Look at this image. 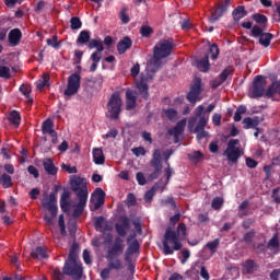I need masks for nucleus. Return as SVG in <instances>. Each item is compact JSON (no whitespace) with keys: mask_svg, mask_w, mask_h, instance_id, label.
<instances>
[{"mask_svg":"<svg viewBox=\"0 0 280 280\" xmlns=\"http://www.w3.org/2000/svg\"><path fill=\"white\" fill-rule=\"evenodd\" d=\"M224 205V199L222 197H215L212 202H211V207L212 209H214L215 211H218L219 209H222V206Z\"/></svg>","mask_w":280,"mask_h":280,"instance_id":"obj_52","label":"nucleus"},{"mask_svg":"<svg viewBox=\"0 0 280 280\" xmlns=\"http://www.w3.org/2000/svg\"><path fill=\"white\" fill-rule=\"evenodd\" d=\"M233 73V69L231 68H225L218 78L213 79L210 81L211 88L212 89H218V86H222L226 80H229V77Z\"/></svg>","mask_w":280,"mask_h":280,"instance_id":"obj_18","label":"nucleus"},{"mask_svg":"<svg viewBox=\"0 0 280 280\" xmlns=\"http://www.w3.org/2000/svg\"><path fill=\"white\" fill-rule=\"evenodd\" d=\"M60 209L63 213L71 211V191L65 189L60 197Z\"/></svg>","mask_w":280,"mask_h":280,"instance_id":"obj_20","label":"nucleus"},{"mask_svg":"<svg viewBox=\"0 0 280 280\" xmlns=\"http://www.w3.org/2000/svg\"><path fill=\"white\" fill-rule=\"evenodd\" d=\"M136 180H137L138 185H141V186H143L148 183V180L145 179V175H143V173H141V172H138L136 174Z\"/></svg>","mask_w":280,"mask_h":280,"instance_id":"obj_57","label":"nucleus"},{"mask_svg":"<svg viewBox=\"0 0 280 280\" xmlns=\"http://www.w3.org/2000/svg\"><path fill=\"white\" fill-rule=\"evenodd\" d=\"M280 188H273L272 189V195L271 198L273 199V201L276 202V205H280V195H279Z\"/></svg>","mask_w":280,"mask_h":280,"instance_id":"obj_62","label":"nucleus"},{"mask_svg":"<svg viewBox=\"0 0 280 280\" xmlns=\"http://www.w3.org/2000/svg\"><path fill=\"white\" fill-rule=\"evenodd\" d=\"M31 256L33 259H47L49 257L47 254V247L45 246H37L32 250Z\"/></svg>","mask_w":280,"mask_h":280,"instance_id":"obj_29","label":"nucleus"},{"mask_svg":"<svg viewBox=\"0 0 280 280\" xmlns=\"http://www.w3.org/2000/svg\"><path fill=\"white\" fill-rule=\"evenodd\" d=\"M128 229H130V219L122 217L120 223L115 224L116 233L119 235L116 237H119L120 240L121 237H126Z\"/></svg>","mask_w":280,"mask_h":280,"instance_id":"obj_19","label":"nucleus"},{"mask_svg":"<svg viewBox=\"0 0 280 280\" xmlns=\"http://www.w3.org/2000/svg\"><path fill=\"white\" fill-rule=\"evenodd\" d=\"M245 163L249 167V170H255V167H257V165H259V162H257L253 158H246Z\"/></svg>","mask_w":280,"mask_h":280,"instance_id":"obj_58","label":"nucleus"},{"mask_svg":"<svg viewBox=\"0 0 280 280\" xmlns=\"http://www.w3.org/2000/svg\"><path fill=\"white\" fill-rule=\"evenodd\" d=\"M91 60L93 62L100 63V60H102V51L96 50L91 55Z\"/></svg>","mask_w":280,"mask_h":280,"instance_id":"obj_64","label":"nucleus"},{"mask_svg":"<svg viewBox=\"0 0 280 280\" xmlns=\"http://www.w3.org/2000/svg\"><path fill=\"white\" fill-rule=\"evenodd\" d=\"M220 150V145H218V141H212L209 143V151L211 154H218Z\"/></svg>","mask_w":280,"mask_h":280,"instance_id":"obj_60","label":"nucleus"},{"mask_svg":"<svg viewBox=\"0 0 280 280\" xmlns=\"http://www.w3.org/2000/svg\"><path fill=\"white\" fill-rule=\"evenodd\" d=\"M206 246L211 250V253H214L218 249V246H220V238H215L214 241L207 243Z\"/></svg>","mask_w":280,"mask_h":280,"instance_id":"obj_55","label":"nucleus"},{"mask_svg":"<svg viewBox=\"0 0 280 280\" xmlns=\"http://www.w3.org/2000/svg\"><path fill=\"white\" fill-rule=\"evenodd\" d=\"M172 49H174V39H162L153 47V56L150 59V65L154 69H161L163 67V59L172 56Z\"/></svg>","mask_w":280,"mask_h":280,"instance_id":"obj_5","label":"nucleus"},{"mask_svg":"<svg viewBox=\"0 0 280 280\" xmlns=\"http://www.w3.org/2000/svg\"><path fill=\"white\" fill-rule=\"evenodd\" d=\"M137 108V96L132 90L126 91V110H135Z\"/></svg>","mask_w":280,"mask_h":280,"instance_id":"obj_25","label":"nucleus"},{"mask_svg":"<svg viewBox=\"0 0 280 280\" xmlns=\"http://www.w3.org/2000/svg\"><path fill=\"white\" fill-rule=\"evenodd\" d=\"M137 89L142 100H145V101L150 100V86L148 85V82H145V80L141 79L137 83Z\"/></svg>","mask_w":280,"mask_h":280,"instance_id":"obj_24","label":"nucleus"},{"mask_svg":"<svg viewBox=\"0 0 280 280\" xmlns=\"http://www.w3.org/2000/svg\"><path fill=\"white\" fill-rule=\"evenodd\" d=\"M243 124H244V129L245 130H250V128H253L254 130H257V128L259 127V124H261V120L259 119V117H246L243 119Z\"/></svg>","mask_w":280,"mask_h":280,"instance_id":"obj_28","label":"nucleus"},{"mask_svg":"<svg viewBox=\"0 0 280 280\" xmlns=\"http://www.w3.org/2000/svg\"><path fill=\"white\" fill-rule=\"evenodd\" d=\"M27 172H28V174L34 176V178H38V176H40V173H38V168H36V166H34V165H30L27 167Z\"/></svg>","mask_w":280,"mask_h":280,"instance_id":"obj_63","label":"nucleus"},{"mask_svg":"<svg viewBox=\"0 0 280 280\" xmlns=\"http://www.w3.org/2000/svg\"><path fill=\"white\" fill-rule=\"evenodd\" d=\"M185 237H187V225L185 223H179L176 231L167 228L162 241L163 255H174V250H180Z\"/></svg>","mask_w":280,"mask_h":280,"instance_id":"obj_3","label":"nucleus"},{"mask_svg":"<svg viewBox=\"0 0 280 280\" xmlns=\"http://www.w3.org/2000/svg\"><path fill=\"white\" fill-rule=\"evenodd\" d=\"M141 248V245H139V241L135 238L127 247L124 257L127 261H130L132 259V255H137L139 253V249Z\"/></svg>","mask_w":280,"mask_h":280,"instance_id":"obj_23","label":"nucleus"},{"mask_svg":"<svg viewBox=\"0 0 280 280\" xmlns=\"http://www.w3.org/2000/svg\"><path fill=\"white\" fill-rule=\"evenodd\" d=\"M46 43L49 47H52L54 49H60V47H62V44L58 42V35H54L52 38H47Z\"/></svg>","mask_w":280,"mask_h":280,"instance_id":"obj_46","label":"nucleus"},{"mask_svg":"<svg viewBox=\"0 0 280 280\" xmlns=\"http://www.w3.org/2000/svg\"><path fill=\"white\" fill-rule=\"evenodd\" d=\"M229 8H231V0H224L223 2L215 5L214 12H212L211 16L209 18L210 23H217L220 21L226 12H229Z\"/></svg>","mask_w":280,"mask_h":280,"instance_id":"obj_14","label":"nucleus"},{"mask_svg":"<svg viewBox=\"0 0 280 280\" xmlns=\"http://www.w3.org/2000/svg\"><path fill=\"white\" fill-rule=\"evenodd\" d=\"M242 266L245 275H255L259 270V265L253 259L245 260Z\"/></svg>","mask_w":280,"mask_h":280,"instance_id":"obj_26","label":"nucleus"},{"mask_svg":"<svg viewBox=\"0 0 280 280\" xmlns=\"http://www.w3.org/2000/svg\"><path fill=\"white\" fill-rule=\"evenodd\" d=\"M56 202V192H50L48 197L46 196L42 199L43 209H46L50 213V217L49 214L44 215V220L48 226H51L54 224V220L58 218V206Z\"/></svg>","mask_w":280,"mask_h":280,"instance_id":"obj_6","label":"nucleus"},{"mask_svg":"<svg viewBox=\"0 0 280 280\" xmlns=\"http://www.w3.org/2000/svg\"><path fill=\"white\" fill-rule=\"evenodd\" d=\"M89 49H96V51H104V44L102 39H90L88 42Z\"/></svg>","mask_w":280,"mask_h":280,"instance_id":"obj_39","label":"nucleus"},{"mask_svg":"<svg viewBox=\"0 0 280 280\" xmlns=\"http://www.w3.org/2000/svg\"><path fill=\"white\" fill-rule=\"evenodd\" d=\"M91 40V32L89 31H81L78 38L77 45H86Z\"/></svg>","mask_w":280,"mask_h":280,"instance_id":"obj_36","label":"nucleus"},{"mask_svg":"<svg viewBox=\"0 0 280 280\" xmlns=\"http://www.w3.org/2000/svg\"><path fill=\"white\" fill-rule=\"evenodd\" d=\"M79 253H80V245L78 243H73L71 248H70L68 259L73 260V261H78Z\"/></svg>","mask_w":280,"mask_h":280,"instance_id":"obj_41","label":"nucleus"},{"mask_svg":"<svg viewBox=\"0 0 280 280\" xmlns=\"http://www.w3.org/2000/svg\"><path fill=\"white\" fill-rule=\"evenodd\" d=\"M211 65L209 63V55H206L197 62V68L199 69V71H202L203 73H207Z\"/></svg>","mask_w":280,"mask_h":280,"instance_id":"obj_34","label":"nucleus"},{"mask_svg":"<svg viewBox=\"0 0 280 280\" xmlns=\"http://www.w3.org/2000/svg\"><path fill=\"white\" fill-rule=\"evenodd\" d=\"M255 235H257V232L255 230H250L249 232L243 235L242 241L245 242V244H247L248 246H250V244H253V241L255 240Z\"/></svg>","mask_w":280,"mask_h":280,"instance_id":"obj_45","label":"nucleus"},{"mask_svg":"<svg viewBox=\"0 0 280 280\" xmlns=\"http://www.w3.org/2000/svg\"><path fill=\"white\" fill-rule=\"evenodd\" d=\"M0 185L3 187V189H10L12 187V177L8 175V173H3L0 176Z\"/></svg>","mask_w":280,"mask_h":280,"instance_id":"obj_38","label":"nucleus"},{"mask_svg":"<svg viewBox=\"0 0 280 280\" xmlns=\"http://www.w3.org/2000/svg\"><path fill=\"white\" fill-rule=\"evenodd\" d=\"M280 243H279V234H275L270 241L267 244V248H270L272 250L279 249Z\"/></svg>","mask_w":280,"mask_h":280,"instance_id":"obj_43","label":"nucleus"},{"mask_svg":"<svg viewBox=\"0 0 280 280\" xmlns=\"http://www.w3.org/2000/svg\"><path fill=\"white\" fill-rule=\"evenodd\" d=\"M8 119L12 126H15V128L21 126V113H19L16 109H13L9 113Z\"/></svg>","mask_w":280,"mask_h":280,"instance_id":"obj_33","label":"nucleus"},{"mask_svg":"<svg viewBox=\"0 0 280 280\" xmlns=\"http://www.w3.org/2000/svg\"><path fill=\"white\" fill-rule=\"evenodd\" d=\"M208 54L211 60H218V56H220V48L218 47V44H211L209 46Z\"/></svg>","mask_w":280,"mask_h":280,"instance_id":"obj_42","label":"nucleus"},{"mask_svg":"<svg viewBox=\"0 0 280 280\" xmlns=\"http://www.w3.org/2000/svg\"><path fill=\"white\" fill-rule=\"evenodd\" d=\"M21 38H23L21 28H12L8 34V43L10 47H19V45H21Z\"/></svg>","mask_w":280,"mask_h":280,"instance_id":"obj_17","label":"nucleus"},{"mask_svg":"<svg viewBox=\"0 0 280 280\" xmlns=\"http://www.w3.org/2000/svg\"><path fill=\"white\" fill-rule=\"evenodd\" d=\"M247 15H248V11L244 5L236 7L232 12L233 20L236 23L242 21V19H244V16H247Z\"/></svg>","mask_w":280,"mask_h":280,"instance_id":"obj_30","label":"nucleus"},{"mask_svg":"<svg viewBox=\"0 0 280 280\" xmlns=\"http://www.w3.org/2000/svg\"><path fill=\"white\" fill-rule=\"evenodd\" d=\"M252 36L254 38H259V44L262 45V47H270V43L275 38L272 33H264V28L258 25L253 26Z\"/></svg>","mask_w":280,"mask_h":280,"instance_id":"obj_13","label":"nucleus"},{"mask_svg":"<svg viewBox=\"0 0 280 280\" xmlns=\"http://www.w3.org/2000/svg\"><path fill=\"white\" fill-rule=\"evenodd\" d=\"M200 93H202V79L196 78L186 97L190 104H196Z\"/></svg>","mask_w":280,"mask_h":280,"instance_id":"obj_15","label":"nucleus"},{"mask_svg":"<svg viewBox=\"0 0 280 280\" xmlns=\"http://www.w3.org/2000/svg\"><path fill=\"white\" fill-rule=\"evenodd\" d=\"M242 154V149H240V140L238 139H231L228 142V147L223 152V156H226L230 163H237L240 161Z\"/></svg>","mask_w":280,"mask_h":280,"instance_id":"obj_9","label":"nucleus"},{"mask_svg":"<svg viewBox=\"0 0 280 280\" xmlns=\"http://www.w3.org/2000/svg\"><path fill=\"white\" fill-rule=\"evenodd\" d=\"M82 84V75L80 73L74 72L68 77L67 88L63 91L65 97H73L77 95L78 91H80V86Z\"/></svg>","mask_w":280,"mask_h":280,"instance_id":"obj_10","label":"nucleus"},{"mask_svg":"<svg viewBox=\"0 0 280 280\" xmlns=\"http://www.w3.org/2000/svg\"><path fill=\"white\" fill-rule=\"evenodd\" d=\"M52 278L55 280H65V271H61L60 268L54 269Z\"/></svg>","mask_w":280,"mask_h":280,"instance_id":"obj_56","label":"nucleus"},{"mask_svg":"<svg viewBox=\"0 0 280 280\" xmlns=\"http://www.w3.org/2000/svg\"><path fill=\"white\" fill-rule=\"evenodd\" d=\"M106 106V117L108 119H112L113 121L119 119V116L121 115V106H124V101H121V96L119 95V93H113Z\"/></svg>","mask_w":280,"mask_h":280,"instance_id":"obj_7","label":"nucleus"},{"mask_svg":"<svg viewBox=\"0 0 280 280\" xmlns=\"http://www.w3.org/2000/svg\"><path fill=\"white\" fill-rule=\"evenodd\" d=\"M164 115L170 119V121H176L178 117V112L174 108H168L164 110Z\"/></svg>","mask_w":280,"mask_h":280,"instance_id":"obj_50","label":"nucleus"},{"mask_svg":"<svg viewBox=\"0 0 280 280\" xmlns=\"http://www.w3.org/2000/svg\"><path fill=\"white\" fill-rule=\"evenodd\" d=\"M266 93V77L258 74L253 82V91L249 97L257 100L258 97H264Z\"/></svg>","mask_w":280,"mask_h":280,"instance_id":"obj_12","label":"nucleus"},{"mask_svg":"<svg viewBox=\"0 0 280 280\" xmlns=\"http://www.w3.org/2000/svg\"><path fill=\"white\" fill-rule=\"evenodd\" d=\"M253 21L255 23H258V25H267L268 24V18L261 13H255L252 16Z\"/></svg>","mask_w":280,"mask_h":280,"instance_id":"obj_44","label":"nucleus"},{"mask_svg":"<svg viewBox=\"0 0 280 280\" xmlns=\"http://www.w3.org/2000/svg\"><path fill=\"white\" fill-rule=\"evenodd\" d=\"M161 189V186L159 183H155L145 194H144V202H152L154 200V196H156V191Z\"/></svg>","mask_w":280,"mask_h":280,"instance_id":"obj_32","label":"nucleus"},{"mask_svg":"<svg viewBox=\"0 0 280 280\" xmlns=\"http://www.w3.org/2000/svg\"><path fill=\"white\" fill-rule=\"evenodd\" d=\"M185 126H187L186 118L179 120L174 128L170 129L168 135H172L175 138L180 137V135H183V132H185Z\"/></svg>","mask_w":280,"mask_h":280,"instance_id":"obj_27","label":"nucleus"},{"mask_svg":"<svg viewBox=\"0 0 280 280\" xmlns=\"http://www.w3.org/2000/svg\"><path fill=\"white\" fill-rule=\"evenodd\" d=\"M124 250H126L124 238L115 237L113 244L107 249L106 259L108 261V267L101 271V279H110V270L124 269V264H121V259H119V256L124 255Z\"/></svg>","mask_w":280,"mask_h":280,"instance_id":"obj_1","label":"nucleus"},{"mask_svg":"<svg viewBox=\"0 0 280 280\" xmlns=\"http://www.w3.org/2000/svg\"><path fill=\"white\" fill-rule=\"evenodd\" d=\"M62 270L63 275H67L68 277H71L74 280L82 279V275L84 272V269L82 268V262L79 260L71 259L66 260Z\"/></svg>","mask_w":280,"mask_h":280,"instance_id":"obj_8","label":"nucleus"},{"mask_svg":"<svg viewBox=\"0 0 280 280\" xmlns=\"http://www.w3.org/2000/svg\"><path fill=\"white\" fill-rule=\"evenodd\" d=\"M104 217H97L95 219L94 226L96 231H100V229H104Z\"/></svg>","mask_w":280,"mask_h":280,"instance_id":"obj_61","label":"nucleus"},{"mask_svg":"<svg viewBox=\"0 0 280 280\" xmlns=\"http://www.w3.org/2000/svg\"><path fill=\"white\" fill-rule=\"evenodd\" d=\"M42 132L43 135H51L52 132H56L54 130V120L52 119H46L42 125Z\"/></svg>","mask_w":280,"mask_h":280,"instance_id":"obj_35","label":"nucleus"},{"mask_svg":"<svg viewBox=\"0 0 280 280\" xmlns=\"http://www.w3.org/2000/svg\"><path fill=\"white\" fill-rule=\"evenodd\" d=\"M205 105H199L195 109V116L188 119V129L194 130V133L197 135V139H207L209 137V131L205 130L209 124V116L205 113Z\"/></svg>","mask_w":280,"mask_h":280,"instance_id":"obj_4","label":"nucleus"},{"mask_svg":"<svg viewBox=\"0 0 280 280\" xmlns=\"http://www.w3.org/2000/svg\"><path fill=\"white\" fill-rule=\"evenodd\" d=\"M20 92L22 93V95H25L26 102L28 104H34V98H32V96H30V94L32 93V86L22 84L20 86Z\"/></svg>","mask_w":280,"mask_h":280,"instance_id":"obj_37","label":"nucleus"},{"mask_svg":"<svg viewBox=\"0 0 280 280\" xmlns=\"http://www.w3.org/2000/svg\"><path fill=\"white\" fill-rule=\"evenodd\" d=\"M116 48H117L119 56H122V54H126L128 51V49L132 48V39L129 36L122 37L118 42Z\"/></svg>","mask_w":280,"mask_h":280,"instance_id":"obj_21","label":"nucleus"},{"mask_svg":"<svg viewBox=\"0 0 280 280\" xmlns=\"http://www.w3.org/2000/svg\"><path fill=\"white\" fill-rule=\"evenodd\" d=\"M0 78H3L4 80H10L12 78V74L10 73V67L0 66Z\"/></svg>","mask_w":280,"mask_h":280,"instance_id":"obj_51","label":"nucleus"},{"mask_svg":"<svg viewBox=\"0 0 280 280\" xmlns=\"http://www.w3.org/2000/svg\"><path fill=\"white\" fill-rule=\"evenodd\" d=\"M154 33V30H152L151 26H141L140 34L143 38H150L152 34Z\"/></svg>","mask_w":280,"mask_h":280,"instance_id":"obj_53","label":"nucleus"},{"mask_svg":"<svg viewBox=\"0 0 280 280\" xmlns=\"http://www.w3.org/2000/svg\"><path fill=\"white\" fill-rule=\"evenodd\" d=\"M45 86H49V75L45 74L43 80L37 81L36 88L42 90Z\"/></svg>","mask_w":280,"mask_h":280,"instance_id":"obj_54","label":"nucleus"},{"mask_svg":"<svg viewBox=\"0 0 280 280\" xmlns=\"http://www.w3.org/2000/svg\"><path fill=\"white\" fill-rule=\"evenodd\" d=\"M127 205L128 207H135L137 205V197H135V194L129 192L127 195Z\"/></svg>","mask_w":280,"mask_h":280,"instance_id":"obj_59","label":"nucleus"},{"mask_svg":"<svg viewBox=\"0 0 280 280\" xmlns=\"http://www.w3.org/2000/svg\"><path fill=\"white\" fill-rule=\"evenodd\" d=\"M43 167L48 176H58V167L54 164V160L51 158L44 159Z\"/></svg>","mask_w":280,"mask_h":280,"instance_id":"obj_22","label":"nucleus"},{"mask_svg":"<svg viewBox=\"0 0 280 280\" xmlns=\"http://www.w3.org/2000/svg\"><path fill=\"white\" fill-rule=\"evenodd\" d=\"M70 189L79 200L74 206L72 218H80V215L84 213L86 202H89V186L86 185V179L79 175H72L70 177Z\"/></svg>","mask_w":280,"mask_h":280,"instance_id":"obj_2","label":"nucleus"},{"mask_svg":"<svg viewBox=\"0 0 280 280\" xmlns=\"http://www.w3.org/2000/svg\"><path fill=\"white\" fill-rule=\"evenodd\" d=\"M161 149H155L152 154V159L150 162L151 167H153V172L149 175V180H156L159 176H161V172H163V164L161 163Z\"/></svg>","mask_w":280,"mask_h":280,"instance_id":"obj_11","label":"nucleus"},{"mask_svg":"<svg viewBox=\"0 0 280 280\" xmlns=\"http://www.w3.org/2000/svg\"><path fill=\"white\" fill-rule=\"evenodd\" d=\"M70 27L71 30H81L82 28V20L78 16H72L70 19Z\"/></svg>","mask_w":280,"mask_h":280,"instance_id":"obj_48","label":"nucleus"},{"mask_svg":"<svg viewBox=\"0 0 280 280\" xmlns=\"http://www.w3.org/2000/svg\"><path fill=\"white\" fill-rule=\"evenodd\" d=\"M94 202V207L92 208V211H97L101 207H103L104 202H106V192L102 188H96L91 197V202Z\"/></svg>","mask_w":280,"mask_h":280,"instance_id":"obj_16","label":"nucleus"},{"mask_svg":"<svg viewBox=\"0 0 280 280\" xmlns=\"http://www.w3.org/2000/svg\"><path fill=\"white\" fill-rule=\"evenodd\" d=\"M92 154L95 165H104V163H106V158L104 156V151L102 149H93Z\"/></svg>","mask_w":280,"mask_h":280,"instance_id":"obj_31","label":"nucleus"},{"mask_svg":"<svg viewBox=\"0 0 280 280\" xmlns=\"http://www.w3.org/2000/svg\"><path fill=\"white\" fill-rule=\"evenodd\" d=\"M205 158V154L200 151H194L192 153L188 154V159L192 161V163H198L200 160Z\"/></svg>","mask_w":280,"mask_h":280,"instance_id":"obj_49","label":"nucleus"},{"mask_svg":"<svg viewBox=\"0 0 280 280\" xmlns=\"http://www.w3.org/2000/svg\"><path fill=\"white\" fill-rule=\"evenodd\" d=\"M246 105H240L234 114V121H242V115H246Z\"/></svg>","mask_w":280,"mask_h":280,"instance_id":"obj_47","label":"nucleus"},{"mask_svg":"<svg viewBox=\"0 0 280 280\" xmlns=\"http://www.w3.org/2000/svg\"><path fill=\"white\" fill-rule=\"evenodd\" d=\"M248 200H244L238 206V218H246V215H250V212L248 211Z\"/></svg>","mask_w":280,"mask_h":280,"instance_id":"obj_40","label":"nucleus"}]
</instances>
